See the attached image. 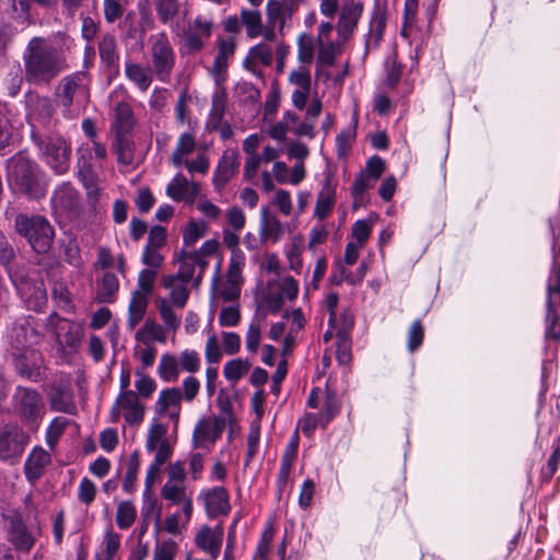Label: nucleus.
Instances as JSON below:
<instances>
[{
	"label": "nucleus",
	"mask_w": 560,
	"mask_h": 560,
	"mask_svg": "<svg viewBox=\"0 0 560 560\" xmlns=\"http://www.w3.org/2000/svg\"><path fill=\"white\" fill-rule=\"evenodd\" d=\"M180 370L188 373H196L200 370L201 359L199 353L192 349H185L178 355Z\"/></svg>",
	"instance_id": "59"
},
{
	"label": "nucleus",
	"mask_w": 560,
	"mask_h": 560,
	"mask_svg": "<svg viewBox=\"0 0 560 560\" xmlns=\"http://www.w3.org/2000/svg\"><path fill=\"white\" fill-rule=\"evenodd\" d=\"M252 364L248 360L234 359L225 363L223 369L224 377L236 383L240 381L250 369Z\"/></svg>",
	"instance_id": "51"
},
{
	"label": "nucleus",
	"mask_w": 560,
	"mask_h": 560,
	"mask_svg": "<svg viewBox=\"0 0 560 560\" xmlns=\"http://www.w3.org/2000/svg\"><path fill=\"white\" fill-rule=\"evenodd\" d=\"M149 305V296L142 293H131L128 305L127 325L129 329H135L143 320Z\"/></svg>",
	"instance_id": "34"
},
{
	"label": "nucleus",
	"mask_w": 560,
	"mask_h": 560,
	"mask_svg": "<svg viewBox=\"0 0 560 560\" xmlns=\"http://www.w3.org/2000/svg\"><path fill=\"white\" fill-rule=\"evenodd\" d=\"M51 463V455L43 447H34L24 464L25 478L31 485L39 480Z\"/></svg>",
	"instance_id": "25"
},
{
	"label": "nucleus",
	"mask_w": 560,
	"mask_h": 560,
	"mask_svg": "<svg viewBox=\"0 0 560 560\" xmlns=\"http://www.w3.org/2000/svg\"><path fill=\"white\" fill-rule=\"evenodd\" d=\"M156 279V271L154 269L145 268L142 269L138 275V287L139 290H136V293L145 294V296H150L153 291V285Z\"/></svg>",
	"instance_id": "62"
},
{
	"label": "nucleus",
	"mask_w": 560,
	"mask_h": 560,
	"mask_svg": "<svg viewBox=\"0 0 560 560\" xmlns=\"http://www.w3.org/2000/svg\"><path fill=\"white\" fill-rule=\"evenodd\" d=\"M15 231L27 240L37 253H46L52 243L55 232L48 220L42 215L19 214L14 221Z\"/></svg>",
	"instance_id": "3"
},
{
	"label": "nucleus",
	"mask_w": 560,
	"mask_h": 560,
	"mask_svg": "<svg viewBox=\"0 0 560 560\" xmlns=\"http://www.w3.org/2000/svg\"><path fill=\"white\" fill-rule=\"evenodd\" d=\"M242 26L246 30L248 38H257L261 33L262 19L260 11L256 9H242L241 12Z\"/></svg>",
	"instance_id": "41"
},
{
	"label": "nucleus",
	"mask_w": 560,
	"mask_h": 560,
	"mask_svg": "<svg viewBox=\"0 0 560 560\" xmlns=\"http://www.w3.org/2000/svg\"><path fill=\"white\" fill-rule=\"evenodd\" d=\"M314 39L308 34L300 35L298 39V60L302 65L310 66L314 59Z\"/></svg>",
	"instance_id": "55"
},
{
	"label": "nucleus",
	"mask_w": 560,
	"mask_h": 560,
	"mask_svg": "<svg viewBox=\"0 0 560 560\" xmlns=\"http://www.w3.org/2000/svg\"><path fill=\"white\" fill-rule=\"evenodd\" d=\"M98 52L104 67L114 74L119 73V54L114 35L106 34L98 44Z\"/></svg>",
	"instance_id": "32"
},
{
	"label": "nucleus",
	"mask_w": 560,
	"mask_h": 560,
	"mask_svg": "<svg viewBox=\"0 0 560 560\" xmlns=\"http://www.w3.org/2000/svg\"><path fill=\"white\" fill-rule=\"evenodd\" d=\"M264 328V318L256 316L252 319L248 325L245 336L246 350L253 354H256L261 341V332Z\"/></svg>",
	"instance_id": "44"
},
{
	"label": "nucleus",
	"mask_w": 560,
	"mask_h": 560,
	"mask_svg": "<svg viewBox=\"0 0 560 560\" xmlns=\"http://www.w3.org/2000/svg\"><path fill=\"white\" fill-rule=\"evenodd\" d=\"M137 340L148 343L153 340L165 342L166 331L154 319H147L143 326L136 334Z\"/></svg>",
	"instance_id": "42"
},
{
	"label": "nucleus",
	"mask_w": 560,
	"mask_h": 560,
	"mask_svg": "<svg viewBox=\"0 0 560 560\" xmlns=\"http://www.w3.org/2000/svg\"><path fill=\"white\" fill-rule=\"evenodd\" d=\"M125 75L141 92H147L149 90L153 82V78L155 77L151 67L143 66L130 59L125 62Z\"/></svg>",
	"instance_id": "30"
},
{
	"label": "nucleus",
	"mask_w": 560,
	"mask_h": 560,
	"mask_svg": "<svg viewBox=\"0 0 560 560\" xmlns=\"http://www.w3.org/2000/svg\"><path fill=\"white\" fill-rule=\"evenodd\" d=\"M16 371L20 375L38 382L44 377V362L42 354L33 348L12 352Z\"/></svg>",
	"instance_id": "15"
},
{
	"label": "nucleus",
	"mask_w": 560,
	"mask_h": 560,
	"mask_svg": "<svg viewBox=\"0 0 560 560\" xmlns=\"http://www.w3.org/2000/svg\"><path fill=\"white\" fill-rule=\"evenodd\" d=\"M153 5L159 21L164 25H171L180 12V0H153Z\"/></svg>",
	"instance_id": "40"
},
{
	"label": "nucleus",
	"mask_w": 560,
	"mask_h": 560,
	"mask_svg": "<svg viewBox=\"0 0 560 560\" xmlns=\"http://www.w3.org/2000/svg\"><path fill=\"white\" fill-rule=\"evenodd\" d=\"M46 164L58 175L68 172L71 148L60 136H49L45 140H36Z\"/></svg>",
	"instance_id": "8"
},
{
	"label": "nucleus",
	"mask_w": 560,
	"mask_h": 560,
	"mask_svg": "<svg viewBox=\"0 0 560 560\" xmlns=\"http://www.w3.org/2000/svg\"><path fill=\"white\" fill-rule=\"evenodd\" d=\"M106 148L97 141L81 145L78 149L79 175L90 174L93 167L106 158Z\"/></svg>",
	"instance_id": "27"
},
{
	"label": "nucleus",
	"mask_w": 560,
	"mask_h": 560,
	"mask_svg": "<svg viewBox=\"0 0 560 560\" xmlns=\"http://www.w3.org/2000/svg\"><path fill=\"white\" fill-rule=\"evenodd\" d=\"M70 420L65 417H56L46 431V443L50 450H55L60 436L63 434Z\"/></svg>",
	"instance_id": "53"
},
{
	"label": "nucleus",
	"mask_w": 560,
	"mask_h": 560,
	"mask_svg": "<svg viewBox=\"0 0 560 560\" xmlns=\"http://www.w3.org/2000/svg\"><path fill=\"white\" fill-rule=\"evenodd\" d=\"M273 535L275 530L271 526L262 532L255 553V560H269Z\"/></svg>",
	"instance_id": "61"
},
{
	"label": "nucleus",
	"mask_w": 560,
	"mask_h": 560,
	"mask_svg": "<svg viewBox=\"0 0 560 560\" xmlns=\"http://www.w3.org/2000/svg\"><path fill=\"white\" fill-rule=\"evenodd\" d=\"M35 319L33 317H22L16 319L8 332V341L12 352H18L33 348L40 340Z\"/></svg>",
	"instance_id": "10"
},
{
	"label": "nucleus",
	"mask_w": 560,
	"mask_h": 560,
	"mask_svg": "<svg viewBox=\"0 0 560 560\" xmlns=\"http://www.w3.org/2000/svg\"><path fill=\"white\" fill-rule=\"evenodd\" d=\"M245 267V255L242 250H233L231 254L228 271L226 281L229 283H235L242 285L243 276L242 271Z\"/></svg>",
	"instance_id": "46"
},
{
	"label": "nucleus",
	"mask_w": 560,
	"mask_h": 560,
	"mask_svg": "<svg viewBox=\"0 0 560 560\" xmlns=\"http://www.w3.org/2000/svg\"><path fill=\"white\" fill-rule=\"evenodd\" d=\"M298 9V0H268L266 3L267 22L271 26H278L279 32H282Z\"/></svg>",
	"instance_id": "19"
},
{
	"label": "nucleus",
	"mask_w": 560,
	"mask_h": 560,
	"mask_svg": "<svg viewBox=\"0 0 560 560\" xmlns=\"http://www.w3.org/2000/svg\"><path fill=\"white\" fill-rule=\"evenodd\" d=\"M375 180L370 177V175L365 174L363 171L355 177L354 183L351 187V195L354 199V203L361 201V197L363 194L374 187Z\"/></svg>",
	"instance_id": "60"
},
{
	"label": "nucleus",
	"mask_w": 560,
	"mask_h": 560,
	"mask_svg": "<svg viewBox=\"0 0 560 560\" xmlns=\"http://www.w3.org/2000/svg\"><path fill=\"white\" fill-rule=\"evenodd\" d=\"M24 78L33 85L47 86L68 66L62 51L44 37H33L24 52Z\"/></svg>",
	"instance_id": "1"
},
{
	"label": "nucleus",
	"mask_w": 560,
	"mask_h": 560,
	"mask_svg": "<svg viewBox=\"0 0 560 560\" xmlns=\"http://www.w3.org/2000/svg\"><path fill=\"white\" fill-rule=\"evenodd\" d=\"M56 98L66 117L78 116L81 106L89 98V90L83 82V74L72 73L65 77L57 88Z\"/></svg>",
	"instance_id": "4"
},
{
	"label": "nucleus",
	"mask_w": 560,
	"mask_h": 560,
	"mask_svg": "<svg viewBox=\"0 0 560 560\" xmlns=\"http://www.w3.org/2000/svg\"><path fill=\"white\" fill-rule=\"evenodd\" d=\"M271 203L284 217H289L292 213L293 203H292L291 195L285 189L276 190Z\"/></svg>",
	"instance_id": "63"
},
{
	"label": "nucleus",
	"mask_w": 560,
	"mask_h": 560,
	"mask_svg": "<svg viewBox=\"0 0 560 560\" xmlns=\"http://www.w3.org/2000/svg\"><path fill=\"white\" fill-rule=\"evenodd\" d=\"M199 191V184L189 182L183 174H176L166 186V195L177 202L192 203Z\"/></svg>",
	"instance_id": "24"
},
{
	"label": "nucleus",
	"mask_w": 560,
	"mask_h": 560,
	"mask_svg": "<svg viewBox=\"0 0 560 560\" xmlns=\"http://www.w3.org/2000/svg\"><path fill=\"white\" fill-rule=\"evenodd\" d=\"M28 435L16 425H5L0 431V460L14 463L19 459L26 445Z\"/></svg>",
	"instance_id": "11"
},
{
	"label": "nucleus",
	"mask_w": 560,
	"mask_h": 560,
	"mask_svg": "<svg viewBox=\"0 0 560 560\" xmlns=\"http://www.w3.org/2000/svg\"><path fill=\"white\" fill-rule=\"evenodd\" d=\"M15 122L8 105L0 103V150L9 145Z\"/></svg>",
	"instance_id": "43"
},
{
	"label": "nucleus",
	"mask_w": 560,
	"mask_h": 560,
	"mask_svg": "<svg viewBox=\"0 0 560 560\" xmlns=\"http://www.w3.org/2000/svg\"><path fill=\"white\" fill-rule=\"evenodd\" d=\"M195 136L190 132H183L178 139L176 147L171 155V162L176 167H182L187 159V155L192 153L196 149Z\"/></svg>",
	"instance_id": "35"
},
{
	"label": "nucleus",
	"mask_w": 560,
	"mask_h": 560,
	"mask_svg": "<svg viewBox=\"0 0 560 560\" xmlns=\"http://www.w3.org/2000/svg\"><path fill=\"white\" fill-rule=\"evenodd\" d=\"M119 290V280L112 272H105L100 282L95 300L98 303H113Z\"/></svg>",
	"instance_id": "36"
},
{
	"label": "nucleus",
	"mask_w": 560,
	"mask_h": 560,
	"mask_svg": "<svg viewBox=\"0 0 560 560\" xmlns=\"http://www.w3.org/2000/svg\"><path fill=\"white\" fill-rule=\"evenodd\" d=\"M240 166V153L235 149L226 150L222 154L213 174V185L221 190L235 175Z\"/></svg>",
	"instance_id": "22"
},
{
	"label": "nucleus",
	"mask_w": 560,
	"mask_h": 560,
	"mask_svg": "<svg viewBox=\"0 0 560 560\" xmlns=\"http://www.w3.org/2000/svg\"><path fill=\"white\" fill-rule=\"evenodd\" d=\"M188 284L171 275L163 277L162 285L168 291V296L164 298L166 302L175 304L176 308H184L190 295Z\"/></svg>",
	"instance_id": "29"
},
{
	"label": "nucleus",
	"mask_w": 560,
	"mask_h": 560,
	"mask_svg": "<svg viewBox=\"0 0 560 560\" xmlns=\"http://www.w3.org/2000/svg\"><path fill=\"white\" fill-rule=\"evenodd\" d=\"M60 330H65V335H59V342L70 349H75L79 347L82 339V329L79 325L71 322H63L59 326Z\"/></svg>",
	"instance_id": "48"
},
{
	"label": "nucleus",
	"mask_w": 560,
	"mask_h": 560,
	"mask_svg": "<svg viewBox=\"0 0 560 560\" xmlns=\"http://www.w3.org/2000/svg\"><path fill=\"white\" fill-rule=\"evenodd\" d=\"M16 410L27 421H36L42 416L43 401L40 395L30 388H19L15 394Z\"/></svg>",
	"instance_id": "20"
},
{
	"label": "nucleus",
	"mask_w": 560,
	"mask_h": 560,
	"mask_svg": "<svg viewBox=\"0 0 560 560\" xmlns=\"http://www.w3.org/2000/svg\"><path fill=\"white\" fill-rule=\"evenodd\" d=\"M363 10L364 3L362 0H343L336 26L338 38L341 42H347L352 37Z\"/></svg>",
	"instance_id": "13"
},
{
	"label": "nucleus",
	"mask_w": 560,
	"mask_h": 560,
	"mask_svg": "<svg viewBox=\"0 0 560 560\" xmlns=\"http://www.w3.org/2000/svg\"><path fill=\"white\" fill-rule=\"evenodd\" d=\"M161 495L173 504H180L182 501H185L186 498L189 497L184 483L172 482H165L161 489Z\"/></svg>",
	"instance_id": "57"
},
{
	"label": "nucleus",
	"mask_w": 560,
	"mask_h": 560,
	"mask_svg": "<svg viewBox=\"0 0 560 560\" xmlns=\"http://www.w3.org/2000/svg\"><path fill=\"white\" fill-rule=\"evenodd\" d=\"M11 282L28 310L40 311L47 303V292L42 279L26 270L11 273Z\"/></svg>",
	"instance_id": "6"
},
{
	"label": "nucleus",
	"mask_w": 560,
	"mask_h": 560,
	"mask_svg": "<svg viewBox=\"0 0 560 560\" xmlns=\"http://www.w3.org/2000/svg\"><path fill=\"white\" fill-rule=\"evenodd\" d=\"M180 374L178 358L170 352L161 355L158 365V375L163 382H176Z\"/></svg>",
	"instance_id": "37"
},
{
	"label": "nucleus",
	"mask_w": 560,
	"mask_h": 560,
	"mask_svg": "<svg viewBox=\"0 0 560 560\" xmlns=\"http://www.w3.org/2000/svg\"><path fill=\"white\" fill-rule=\"evenodd\" d=\"M198 500L203 503L209 517L228 515L231 511L230 495L228 490L223 487H213L202 490Z\"/></svg>",
	"instance_id": "18"
},
{
	"label": "nucleus",
	"mask_w": 560,
	"mask_h": 560,
	"mask_svg": "<svg viewBox=\"0 0 560 560\" xmlns=\"http://www.w3.org/2000/svg\"><path fill=\"white\" fill-rule=\"evenodd\" d=\"M558 306L559 305H551V303H547V313L545 319L546 339L558 340L560 338V314Z\"/></svg>",
	"instance_id": "50"
},
{
	"label": "nucleus",
	"mask_w": 560,
	"mask_h": 560,
	"mask_svg": "<svg viewBox=\"0 0 560 560\" xmlns=\"http://www.w3.org/2000/svg\"><path fill=\"white\" fill-rule=\"evenodd\" d=\"M150 60L155 78L161 82H168L176 65V54L165 33L151 37Z\"/></svg>",
	"instance_id": "5"
},
{
	"label": "nucleus",
	"mask_w": 560,
	"mask_h": 560,
	"mask_svg": "<svg viewBox=\"0 0 560 560\" xmlns=\"http://www.w3.org/2000/svg\"><path fill=\"white\" fill-rule=\"evenodd\" d=\"M115 152L119 163L130 165L133 162V143L128 133H117Z\"/></svg>",
	"instance_id": "49"
},
{
	"label": "nucleus",
	"mask_w": 560,
	"mask_h": 560,
	"mask_svg": "<svg viewBox=\"0 0 560 560\" xmlns=\"http://www.w3.org/2000/svg\"><path fill=\"white\" fill-rule=\"evenodd\" d=\"M178 546L172 539L158 542L154 548V560H174Z\"/></svg>",
	"instance_id": "64"
},
{
	"label": "nucleus",
	"mask_w": 560,
	"mask_h": 560,
	"mask_svg": "<svg viewBox=\"0 0 560 560\" xmlns=\"http://www.w3.org/2000/svg\"><path fill=\"white\" fill-rule=\"evenodd\" d=\"M285 233V225L267 207L260 209L259 240L261 243H278Z\"/></svg>",
	"instance_id": "23"
},
{
	"label": "nucleus",
	"mask_w": 560,
	"mask_h": 560,
	"mask_svg": "<svg viewBox=\"0 0 560 560\" xmlns=\"http://www.w3.org/2000/svg\"><path fill=\"white\" fill-rule=\"evenodd\" d=\"M145 406L140 401L136 392L119 393L110 409L113 422H117L120 417L129 425H139L144 419Z\"/></svg>",
	"instance_id": "9"
},
{
	"label": "nucleus",
	"mask_w": 560,
	"mask_h": 560,
	"mask_svg": "<svg viewBox=\"0 0 560 560\" xmlns=\"http://www.w3.org/2000/svg\"><path fill=\"white\" fill-rule=\"evenodd\" d=\"M223 540V527H208L203 526L196 535L195 541L198 548L208 552L212 559L219 557L221 545Z\"/></svg>",
	"instance_id": "28"
},
{
	"label": "nucleus",
	"mask_w": 560,
	"mask_h": 560,
	"mask_svg": "<svg viewBox=\"0 0 560 560\" xmlns=\"http://www.w3.org/2000/svg\"><path fill=\"white\" fill-rule=\"evenodd\" d=\"M51 207L56 215L78 218L82 211L79 191L69 183L61 184L52 194Z\"/></svg>",
	"instance_id": "12"
},
{
	"label": "nucleus",
	"mask_w": 560,
	"mask_h": 560,
	"mask_svg": "<svg viewBox=\"0 0 560 560\" xmlns=\"http://www.w3.org/2000/svg\"><path fill=\"white\" fill-rule=\"evenodd\" d=\"M48 398L52 410L68 415L75 413L77 406L69 377L56 380L50 387Z\"/></svg>",
	"instance_id": "16"
},
{
	"label": "nucleus",
	"mask_w": 560,
	"mask_h": 560,
	"mask_svg": "<svg viewBox=\"0 0 560 560\" xmlns=\"http://www.w3.org/2000/svg\"><path fill=\"white\" fill-rule=\"evenodd\" d=\"M225 416L202 417L196 423L191 443L194 448H207L208 451L221 439L226 422L232 421L233 415L226 409Z\"/></svg>",
	"instance_id": "7"
},
{
	"label": "nucleus",
	"mask_w": 560,
	"mask_h": 560,
	"mask_svg": "<svg viewBox=\"0 0 560 560\" xmlns=\"http://www.w3.org/2000/svg\"><path fill=\"white\" fill-rule=\"evenodd\" d=\"M140 470V455L135 451L128 458L127 470L122 481V489L127 493H131L135 490L138 472Z\"/></svg>",
	"instance_id": "52"
},
{
	"label": "nucleus",
	"mask_w": 560,
	"mask_h": 560,
	"mask_svg": "<svg viewBox=\"0 0 560 560\" xmlns=\"http://www.w3.org/2000/svg\"><path fill=\"white\" fill-rule=\"evenodd\" d=\"M54 110L51 100L48 97L31 95L27 100V119L33 127L49 124Z\"/></svg>",
	"instance_id": "26"
},
{
	"label": "nucleus",
	"mask_w": 560,
	"mask_h": 560,
	"mask_svg": "<svg viewBox=\"0 0 560 560\" xmlns=\"http://www.w3.org/2000/svg\"><path fill=\"white\" fill-rule=\"evenodd\" d=\"M340 39L337 42L328 40L325 43H316L317 45V67H331L336 59L342 52Z\"/></svg>",
	"instance_id": "38"
},
{
	"label": "nucleus",
	"mask_w": 560,
	"mask_h": 560,
	"mask_svg": "<svg viewBox=\"0 0 560 560\" xmlns=\"http://www.w3.org/2000/svg\"><path fill=\"white\" fill-rule=\"evenodd\" d=\"M135 375L137 377L135 382V387L137 389L136 394L139 396V398H150L156 389L155 381L141 370H137Z\"/></svg>",
	"instance_id": "56"
},
{
	"label": "nucleus",
	"mask_w": 560,
	"mask_h": 560,
	"mask_svg": "<svg viewBox=\"0 0 560 560\" xmlns=\"http://www.w3.org/2000/svg\"><path fill=\"white\" fill-rule=\"evenodd\" d=\"M15 259V250L13 246L8 243L0 249V264L5 268L9 278L11 279V273H21L25 270L24 266H20L14 262Z\"/></svg>",
	"instance_id": "58"
},
{
	"label": "nucleus",
	"mask_w": 560,
	"mask_h": 560,
	"mask_svg": "<svg viewBox=\"0 0 560 560\" xmlns=\"http://www.w3.org/2000/svg\"><path fill=\"white\" fill-rule=\"evenodd\" d=\"M182 392L177 387L166 388L160 392L155 401V411L160 416H166L175 424L178 423L180 413Z\"/></svg>",
	"instance_id": "21"
},
{
	"label": "nucleus",
	"mask_w": 560,
	"mask_h": 560,
	"mask_svg": "<svg viewBox=\"0 0 560 560\" xmlns=\"http://www.w3.org/2000/svg\"><path fill=\"white\" fill-rule=\"evenodd\" d=\"M322 101L317 97L313 98L306 108L305 120L300 122L292 132L299 137H306L313 139L315 137V120L322 113Z\"/></svg>",
	"instance_id": "33"
},
{
	"label": "nucleus",
	"mask_w": 560,
	"mask_h": 560,
	"mask_svg": "<svg viewBox=\"0 0 560 560\" xmlns=\"http://www.w3.org/2000/svg\"><path fill=\"white\" fill-rule=\"evenodd\" d=\"M8 176L11 185L32 199H40L46 186L38 177V167L23 154L14 155L8 163Z\"/></svg>",
	"instance_id": "2"
},
{
	"label": "nucleus",
	"mask_w": 560,
	"mask_h": 560,
	"mask_svg": "<svg viewBox=\"0 0 560 560\" xmlns=\"http://www.w3.org/2000/svg\"><path fill=\"white\" fill-rule=\"evenodd\" d=\"M7 522L8 540L16 550L30 551L35 545L36 539L28 530L22 515L16 511H12L7 515Z\"/></svg>",
	"instance_id": "17"
},
{
	"label": "nucleus",
	"mask_w": 560,
	"mask_h": 560,
	"mask_svg": "<svg viewBox=\"0 0 560 560\" xmlns=\"http://www.w3.org/2000/svg\"><path fill=\"white\" fill-rule=\"evenodd\" d=\"M114 128L116 133H129L135 124L133 112L129 103L119 102L115 107Z\"/></svg>",
	"instance_id": "39"
},
{
	"label": "nucleus",
	"mask_w": 560,
	"mask_h": 560,
	"mask_svg": "<svg viewBox=\"0 0 560 560\" xmlns=\"http://www.w3.org/2000/svg\"><path fill=\"white\" fill-rule=\"evenodd\" d=\"M168 431L167 424L161 423L159 421L153 420L148 430L145 448L148 452H154L155 448L161 445L163 442H168L166 440V434Z\"/></svg>",
	"instance_id": "47"
},
{
	"label": "nucleus",
	"mask_w": 560,
	"mask_h": 560,
	"mask_svg": "<svg viewBox=\"0 0 560 560\" xmlns=\"http://www.w3.org/2000/svg\"><path fill=\"white\" fill-rule=\"evenodd\" d=\"M160 317L167 329L176 331L180 325V318L176 315L175 304H170L164 298H158L155 301Z\"/></svg>",
	"instance_id": "45"
},
{
	"label": "nucleus",
	"mask_w": 560,
	"mask_h": 560,
	"mask_svg": "<svg viewBox=\"0 0 560 560\" xmlns=\"http://www.w3.org/2000/svg\"><path fill=\"white\" fill-rule=\"evenodd\" d=\"M336 203V185L332 183L331 176L327 175L320 191L318 192L314 215L319 220L327 218Z\"/></svg>",
	"instance_id": "31"
},
{
	"label": "nucleus",
	"mask_w": 560,
	"mask_h": 560,
	"mask_svg": "<svg viewBox=\"0 0 560 560\" xmlns=\"http://www.w3.org/2000/svg\"><path fill=\"white\" fill-rule=\"evenodd\" d=\"M137 516L135 505L130 501H122L117 506L116 523L121 529L129 528Z\"/></svg>",
	"instance_id": "54"
},
{
	"label": "nucleus",
	"mask_w": 560,
	"mask_h": 560,
	"mask_svg": "<svg viewBox=\"0 0 560 560\" xmlns=\"http://www.w3.org/2000/svg\"><path fill=\"white\" fill-rule=\"evenodd\" d=\"M176 261L179 264L177 273L173 277L190 283L194 280L198 285L201 280V275L208 266V261L201 257L199 252L180 250L177 254Z\"/></svg>",
	"instance_id": "14"
}]
</instances>
